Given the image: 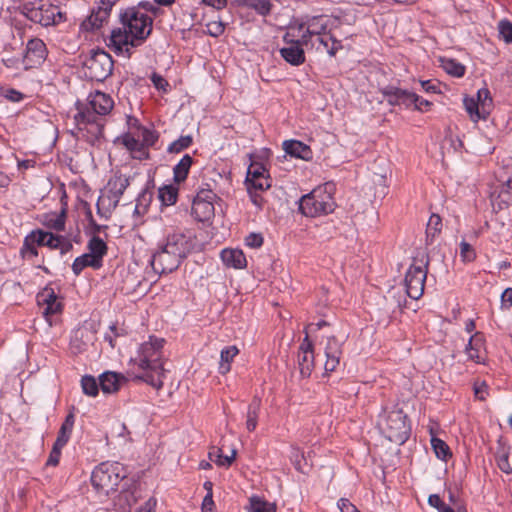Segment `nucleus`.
Returning <instances> with one entry per match:
<instances>
[{
  "mask_svg": "<svg viewBox=\"0 0 512 512\" xmlns=\"http://www.w3.org/2000/svg\"><path fill=\"white\" fill-rule=\"evenodd\" d=\"M221 259L227 267L235 269H242L247 265L246 257L239 249H224L221 252Z\"/></svg>",
  "mask_w": 512,
  "mask_h": 512,
  "instance_id": "nucleus-24",
  "label": "nucleus"
},
{
  "mask_svg": "<svg viewBox=\"0 0 512 512\" xmlns=\"http://www.w3.org/2000/svg\"><path fill=\"white\" fill-rule=\"evenodd\" d=\"M442 227L441 218L437 214H432L428 220L426 235L427 238L433 239L440 231Z\"/></svg>",
  "mask_w": 512,
  "mask_h": 512,
  "instance_id": "nucleus-46",
  "label": "nucleus"
},
{
  "mask_svg": "<svg viewBox=\"0 0 512 512\" xmlns=\"http://www.w3.org/2000/svg\"><path fill=\"white\" fill-rule=\"evenodd\" d=\"M47 225L56 231L64 230V228H65L64 212H62L59 215H53L52 217H50V219L47 221Z\"/></svg>",
  "mask_w": 512,
  "mask_h": 512,
  "instance_id": "nucleus-54",
  "label": "nucleus"
},
{
  "mask_svg": "<svg viewBox=\"0 0 512 512\" xmlns=\"http://www.w3.org/2000/svg\"><path fill=\"white\" fill-rule=\"evenodd\" d=\"M287 43L288 46L280 49L281 56L291 65H301L305 61V54L302 45L308 43L306 34H303L300 40H291L287 41Z\"/></svg>",
  "mask_w": 512,
  "mask_h": 512,
  "instance_id": "nucleus-16",
  "label": "nucleus"
},
{
  "mask_svg": "<svg viewBox=\"0 0 512 512\" xmlns=\"http://www.w3.org/2000/svg\"><path fill=\"white\" fill-rule=\"evenodd\" d=\"M89 254L102 263L104 255L107 253L106 243L98 236H93L88 242Z\"/></svg>",
  "mask_w": 512,
  "mask_h": 512,
  "instance_id": "nucleus-34",
  "label": "nucleus"
},
{
  "mask_svg": "<svg viewBox=\"0 0 512 512\" xmlns=\"http://www.w3.org/2000/svg\"><path fill=\"white\" fill-rule=\"evenodd\" d=\"M81 387L84 394L88 396H96L98 394L99 385L96 379L92 376L86 375L81 379Z\"/></svg>",
  "mask_w": 512,
  "mask_h": 512,
  "instance_id": "nucleus-45",
  "label": "nucleus"
},
{
  "mask_svg": "<svg viewBox=\"0 0 512 512\" xmlns=\"http://www.w3.org/2000/svg\"><path fill=\"white\" fill-rule=\"evenodd\" d=\"M259 409L260 400L254 399L253 402L249 405L247 411L246 428L250 432L256 429Z\"/></svg>",
  "mask_w": 512,
  "mask_h": 512,
  "instance_id": "nucleus-40",
  "label": "nucleus"
},
{
  "mask_svg": "<svg viewBox=\"0 0 512 512\" xmlns=\"http://www.w3.org/2000/svg\"><path fill=\"white\" fill-rule=\"evenodd\" d=\"M384 93L388 96L389 103L393 105H405L409 107L414 104L415 101H419L418 95L400 88L390 87L387 88Z\"/></svg>",
  "mask_w": 512,
  "mask_h": 512,
  "instance_id": "nucleus-21",
  "label": "nucleus"
},
{
  "mask_svg": "<svg viewBox=\"0 0 512 512\" xmlns=\"http://www.w3.org/2000/svg\"><path fill=\"white\" fill-rule=\"evenodd\" d=\"M499 32L505 42L509 43L512 41V23L509 21H500L499 22Z\"/></svg>",
  "mask_w": 512,
  "mask_h": 512,
  "instance_id": "nucleus-55",
  "label": "nucleus"
},
{
  "mask_svg": "<svg viewBox=\"0 0 512 512\" xmlns=\"http://www.w3.org/2000/svg\"><path fill=\"white\" fill-rule=\"evenodd\" d=\"M151 81L158 90L166 91L168 82L161 75L153 73L151 75Z\"/></svg>",
  "mask_w": 512,
  "mask_h": 512,
  "instance_id": "nucleus-60",
  "label": "nucleus"
},
{
  "mask_svg": "<svg viewBox=\"0 0 512 512\" xmlns=\"http://www.w3.org/2000/svg\"><path fill=\"white\" fill-rule=\"evenodd\" d=\"M121 141L122 144L132 153L134 158L146 159L148 157V152L143 147V144H141L139 140L131 134H125Z\"/></svg>",
  "mask_w": 512,
  "mask_h": 512,
  "instance_id": "nucleus-25",
  "label": "nucleus"
},
{
  "mask_svg": "<svg viewBox=\"0 0 512 512\" xmlns=\"http://www.w3.org/2000/svg\"><path fill=\"white\" fill-rule=\"evenodd\" d=\"M260 177H267L266 176V169L262 164L259 163H252L247 171V177L246 182L251 181Z\"/></svg>",
  "mask_w": 512,
  "mask_h": 512,
  "instance_id": "nucleus-50",
  "label": "nucleus"
},
{
  "mask_svg": "<svg viewBox=\"0 0 512 512\" xmlns=\"http://www.w3.org/2000/svg\"><path fill=\"white\" fill-rule=\"evenodd\" d=\"M338 507L341 512H360L355 505H353L349 500L344 498L338 501Z\"/></svg>",
  "mask_w": 512,
  "mask_h": 512,
  "instance_id": "nucleus-61",
  "label": "nucleus"
},
{
  "mask_svg": "<svg viewBox=\"0 0 512 512\" xmlns=\"http://www.w3.org/2000/svg\"><path fill=\"white\" fill-rule=\"evenodd\" d=\"M208 33L217 37L224 32V26L221 22H210L207 24Z\"/></svg>",
  "mask_w": 512,
  "mask_h": 512,
  "instance_id": "nucleus-59",
  "label": "nucleus"
},
{
  "mask_svg": "<svg viewBox=\"0 0 512 512\" xmlns=\"http://www.w3.org/2000/svg\"><path fill=\"white\" fill-rule=\"evenodd\" d=\"M177 195V188L171 185L159 189V198L165 205H173L177 200Z\"/></svg>",
  "mask_w": 512,
  "mask_h": 512,
  "instance_id": "nucleus-44",
  "label": "nucleus"
},
{
  "mask_svg": "<svg viewBox=\"0 0 512 512\" xmlns=\"http://www.w3.org/2000/svg\"><path fill=\"white\" fill-rule=\"evenodd\" d=\"M508 457H509L508 449L504 446H500L495 455L497 466L499 467V469L502 472H504L506 474H511L512 467L508 461Z\"/></svg>",
  "mask_w": 512,
  "mask_h": 512,
  "instance_id": "nucleus-41",
  "label": "nucleus"
},
{
  "mask_svg": "<svg viewBox=\"0 0 512 512\" xmlns=\"http://www.w3.org/2000/svg\"><path fill=\"white\" fill-rule=\"evenodd\" d=\"M38 305L42 309V314L48 324L51 326L53 316L59 314L62 309L61 303L57 300V296L52 288L46 287L37 295Z\"/></svg>",
  "mask_w": 512,
  "mask_h": 512,
  "instance_id": "nucleus-15",
  "label": "nucleus"
},
{
  "mask_svg": "<svg viewBox=\"0 0 512 512\" xmlns=\"http://www.w3.org/2000/svg\"><path fill=\"white\" fill-rule=\"evenodd\" d=\"M163 345V338L150 336L148 341L140 345L137 356L131 360L142 371L135 378L157 390L162 388L165 377Z\"/></svg>",
  "mask_w": 512,
  "mask_h": 512,
  "instance_id": "nucleus-2",
  "label": "nucleus"
},
{
  "mask_svg": "<svg viewBox=\"0 0 512 512\" xmlns=\"http://www.w3.org/2000/svg\"><path fill=\"white\" fill-rule=\"evenodd\" d=\"M157 500L154 497H150L143 505H141L137 512H155Z\"/></svg>",
  "mask_w": 512,
  "mask_h": 512,
  "instance_id": "nucleus-62",
  "label": "nucleus"
},
{
  "mask_svg": "<svg viewBox=\"0 0 512 512\" xmlns=\"http://www.w3.org/2000/svg\"><path fill=\"white\" fill-rule=\"evenodd\" d=\"M346 339V334H341L339 336L331 335L326 337L324 344V352L326 356L324 369L326 372L335 371L338 365L340 364V359L342 356V347Z\"/></svg>",
  "mask_w": 512,
  "mask_h": 512,
  "instance_id": "nucleus-13",
  "label": "nucleus"
},
{
  "mask_svg": "<svg viewBox=\"0 0 512 512\" xmlns=\"http://www.w3.org/2000/svg\"><path fill=\"white\" fill-rule=\"evenodd\" d=\"M272 4L269 0H256L253 8L261 15L265 16L270 13Z\"/></svg>",
  "mask_w": 512,
  "mask_h": 512,
  "instance_id": "nucleus-58",
  "label": "nucleus"
},
{
  "mask_svg": "<svg viewBox=\"0 0 512 512\" xmlns=\"http://www.w3.org/2000/svg\"><path fill=\"white\" fill-rule=\"evenodd\" d=\"M46 45L38 38L28 41L23 62L26 68H31L42 63L46 57Z\"/></svg>",
  "mask_w": 512,
  "mask_h": 512,
  "instance_id": "nucleus-17",
  "label": "nucleus"
},
{
  "mask_svg": "<svg viewBox=\"0 0 512 512\" xmlns=\"http://www.w3.org/2000/svg\"><path fill=\"white\" fill-rule=\"evenodd\" d=\"M247 188H252V190L256 191H265L270 188V180L268 177H260L251 181L246 182Z\"/></svg>",
  "mask_w": 512,
  "mask_h": 512,
  "instance_id": "nucleus-51",
  "label": "nucleus"
},
{
  "mask_svg": "<svg viewBox=\"0 0 512 512\" xmlns=\"http://www.w3.org/2000/svg\"><path fill=\"white\" fill-rule=\"evenodd\" d=\"M192 137L190 135L181 136L168 146V152L180 153L182 150L188 148L192 144Z\"/></svg>",
  "mask_w": 512,
  "mask_h": 512,
  "instance_id": "nucleus-47",
  "label": "nucleus"
},
{
  "mask_svg": "<svg viewBox=\"0 0 512 512\" xmlns=\"http://www.w3.org/2000/svg\"><path fill=\"white\" fill-rule=\"evenodd\" d=\"M217 195L211 189L198 191L192 204V216L199 222H209L215 214L214 201Z\"/></svg>",
  "mask_w": 512,
  "mask_h": 512,
  "instance_id": "nucleus-10",
  "label": "nucleus"
},
{
  "mask_svg": "<svg viewBox=\"0 0 512 512\" xmlns=\"http://www.w3.org/2000/svg\"><path fill=\"white\" fill-rule=\"evenodd\" d=\"M319 44L323 45L330 56H334L339 47V42L332 39V37L322 34L316 37Z\"/></svg>",
  "mask_w": 512,
  "mask_h": 512,
  "instance_id": "nucleus-48",
  "label": "nucleus"
},
{
  "mask_svg": "<svg viewBox=\"0 0 512 512\" xmlns=\"http://www.w3.org/2000/svg\"><path fill=\"white\" fill-rule=\"evenodd\" d=\"M27 17L45 27L59 24L64 20L62 12L52 5L32 8L27 12Z\"/></svg>",
  "mask_w": 512,
  "mask_h": 512,
  "instance_id": "nucleus-14",
  "label": "nucleus"
},
{
  "mask_svg": "<svg viewBox=\"0 0 512 512\" xmlns=\"http://www.w3.org/2000/svg\"><path fill=\"white\" fill-rule=\"evenodd\" d=\"M298 365L303 377H309L314 368L313 344L309 340L308 334L303 339L298 352Z\"/></svg>",
  "mask_w": 512,
  "mask_h": 512,
  "instance_id": "nucleus-18",
  "label": "nucleus"
},
{
  "mask_svg": "<svg viewBox=\"0 0 512 512\" xmlns=\"http://www.w3.org/2000/svg\"><path fill=\"white\" fill-rule=\"evenodd\" d=\"M431 446L437 456V458L446 461L449 457H451V452L448 445L441 439L432 436L431 437Z\"/></svg>",
  "mask_w": 512,
  "mask_h": 512,
  "instance_id": "nucleus-42",
  "label": "nucleus"
},
{
  "mask_svg": "<svg viewBox=\"0 0 512 512\" xmlns=\"http://www.w3.org/2000/svg\"><path fill=\"white\" fill-rule=\"evenodd\" d=\"M101 266V262H99V260H96L93 257V255L85 253L74 260L72 264V270L75 275H79L85 267H92L94 269H98Z\"/></svg>",
  "mask_w": 512,
  "mask_h": 512,
  "instance_id": "nucleus-29",
  "label": "nucleus"
},
{
  "mask_svg": "<svg viewBox=\"0 0 512 512\" xmlns=\"http://www.w3.org/2000/svg\"><path fill=\"white\" fill-rule=\"evenodd\" d=\"M476 102L481 106L482 115H489L492 108V99L487 88L479 89L477 92Z\"/></svg>",
  "mask_w": 512,
  "mask_h": 512,
  "instance_id": "nucleus-43",
  "label": "nucleus"
},
{
  "mask_svg": "<svg viewBox=\"0 0 512 512\" xmlns=\"http://www.w3.org/2000/svg\"><path fill=\"white\" fill-rule=\"evenodd\" d=\"M428 260H421L420 264H412L405 274L404 285L407 295L412 299H419L424 293L427 277Z\"/></svg>",
  "mask_w": 512,
  "mask_h": 512,
  "instance_id": "nucleus-8",
  "label": "nucleus"
},
{
  "mask_svg": "<svg viewBox=\"0 0 512 512\" xmlns=\"http://www.w3.org/2000/svg\"><path fill=\"white\" fill-rule=\"evenodd\" d=\"M277 506L259 496H252L249 503V512H276Z\"/></svg>",
  "mask_w": 512,
  "mask_h": 512,
  "instance_id": "nucleus-33",
  "label": "nucleus"
},
{
  "mask_svg": "<svg viewBox=\"0 0 512 512\" xmlns=\"http://www.w3.org/2000/svg\"><path fill=\"white\" fill-rule=\"evenodd\" d=\"M88 332L84 330L75 331L70 341L71 353L77 355L87 350L89 342L87 340Z\"/></svg>",
  "mask_w": 512,
  "mask_h": 512,
  "instance_id": "nucleus-30",
  "label": "nucleus"
},
{
  "mask_svg": "<svg viewBox=\"0 0 512 512\" xmlns=\"http://www.w3.org/2000/svg\"><path fill=\"white\" fill-rule=\"evenodd\" d=\"M326 28H327V24L323 17H314L307 22L306 31L304 34H306L307 39H308V36L318 37V36L324 34Z\"/></svg>",
  "mask_w": 512,
  "mask_h": 512,
  "instance_id": "nucleus-37",
  "label": "nucleus"
},
{
  "mask_svg": "<svg viewBox=\"0 0 512 512\" xmlns=\"http://www.w3.org/2000/svg\"><path fill=\"white\" fill-rule=\"evenodd\" d=\"M237 455L236 449H232L230 455H223L222 448L213 447L208 457L210 461H213L216 465L220 467H230L231 464L234 462Z\"/></svg>",
  "mask_w": 512,
  "mask_h": 512,
  "instance_id": "nucleus-27",
  "label": "nucleus"
},
{
  "mask_svg": "<svg viewBox=\"0 0 512 512\" xmlns=\"http://www.w3.org/2000/svg\"><path fill=\"white\" fill-rule=\"evenodd\" d=\"M108 17V12L105 9L98 8L83 22V26L86 30L99 29L108 20Z\"/></svg>",
  "mask_w": 512,
  "mask_h": 512,
  "instance_id": "nucleus-31",
  "label": "nucleus"
},
{
  "mask_svg": "<svg viewBox=\"0 0 512 512\" xmlns=\"http://www.w3.org/2000/svg\"><path fill=\"white\" fill-rule=\"evenodd\" d=\"M332 189L333 186L326 183L302 196L299 201L300 211L308 217H317L333 212L336 204L332 196Z\"/></svg>",
  "mask_w": 512,
  "mask_h": 512,
  "instance_id": "nucleus-3",
  "label": "nucleus"
},
{
  "mask_svg": "<svg viewBox=\"0 0 512 512\" xmlns=\"http://www.w3.org/2000/svg\"><path fill=\"white\" fill-rule=\"evenodd\" d=\"M247 191L250 195V199L253 202V204L258 208H261L263 205V198L259 194L260 191L252 190V188H247Z\"/></svg>",
  "mask_w": 512,
  "mask_h": 512,
  "instance_id": "nucleus-63",
  "label": "nucleus"
},
{
  "mask_svg": "<svg viewBox=\"0 0 512 512\" xmlns=\"http://www.w3.org/2000/svg\"><path fill=\"white\" fill-rule=\"evenodd\" d=\"M500 308L503 311H509L512 309V288H506L501 294Z\"/></svg>",
  "mask_w": 512,
  "mask_h": 512,
  "instance_id": "nucleus-56",
  "label": "nucleus"
},
{
  "mask_svg": "<svg viewBox=\"0 0 512 512\" xmlns=\"http://www.w3.org/2000/svg\"><path fill=\"white\" fill-rule=\"evenodd\" d=\"M192 163L193 159L190 155L186 154L182 157V159L173 169L174 180L176 182H182L187 178Z\"/></svg>",
  "mask_w": 512,
  "mask_h": 512,
  "instance_id": "nucleus-35",
  "label": "nucleus"
},
{
  "mask_svg": "<svg viewBox=\"0 0 512 512\" xmlns=\"http://www.w3.org/2000/svg\"><path fill=\"white\" fill-rule=\"evenodd\" d=\"M441 67L451 76L462 77L465 74V66L452 58H439Z\"/></svg>",
  "mask_w": 512,
  "mask_h": 512,
  "instance_id": "nucleus-32",
  "label": "nucleus"
},
{
  "mask_svg": "<svg viewBox=\"0 0 512 512\" xmlns=\"http://www.w3.org/2000/svg\"><path fill=\"white\" fill-rule=\"evenodd\" d=\"M37 244L40 246H48L53 249H61L62 252L69 250L72 245L63 237L56 236L50 232L36 230Z\"/></svg>",
  "mask_w": 512,
  "mask_h": 512,
  "instance_id": "nucleus-20",
  "label": "nucleus"
},
{
  "mask_svg": "<svg viewBox=\"0 0 512 512\" xmlns=\"http://www.w3.org/2000/svg\"><path fill=\"white\" fill-rule=\"evenodd\" d=\"M125 377L115 372H104L99 378V385L103 393L110 394L119 390Z\"/></svg>",
  "mask_w": 512,
  "mask_h": 512,
  "instance_id": "nucleus-23",
  "label": "nucleus"
},
{
  "mask_svg": "<svg viewBox=\"0 0 512 512\" xmlns=\"http://www.w3.org/2000/svg\"><path fill=\"white\" fill-rule=\"evenodd\" d=\"M460 256L464 262H471L475 259L476 253L469 243L466 241H461Z\"/></svg>",
  "mask_w": 512,
  "mask_h": 512,
  "instance_id": "nucleus-52",
  "label": "nucleus"
},
{
  "mask_svg": "<svg viewBox=\"0 0 512 512\" xmlns=\"http://www.w3.org/2000/svg\"><path fill=\"white\" fill-rule=\"evenodd\" d=\"M428 503L430 506L435 507L440 511L446 505L442 502L441 498L437 494H432L428 498Z\"/></svg>",
  "mask_w": 512,
  "mask_h": 512,
  "instance_id": "nucleus-64",
  "label": "nucleus"
},
{
  "mask_svg": "<svg viewBox=\"0 0 512 512\" xmlns=\"http://www.w3.org/2000/svg\"><path fill=\"white\" fill-rule=\"evenodd\" d=\"M377 427L391 442L403 444L409 437L410 426L401 409L384 411L378 416Z\"/></svg>",
  "mask_w": 512,
  "mask_h": 512,
  "instance_id": "nucleus-5",
  "label": "nucleus"
},
{
  "mask_svg": "<svg viewBox=\"0 0 512 512\" xmlns=\"http://www.w3.org/2000/svg\"><path fill=\"white\" fill-rule=\"evenodd\" d=\"M152 18L135 8L121 15V26L111 31L108 47L115 54L130 58L134 48L143 44L152 31Z\"/></svg>",
  "mask_w": 512,
  "mask_h": 512,
  "instance_id": "nucleus-1",
  "label": "nucleus"
},
{
  "mask_svg": "<svg viewBox=\"0 0 512 512\" xmlns=\"http://www.w3.org/2000/svg\"><path fill=\"white\" fill-rule=\"evenodd\" d=\"M182 261L183 259L177 253L163 245L158 251L153 253L150 263L156 273L162 274L174 271Z\"/></svg>",
  "mask_w": 512,
  "mask_h": 512,
  "instance_id": "nucleus-12",
  "label": "nucleus"
},
{
  "mask_svg": "<svg viewBox=\"0 0 512 512\" xmlns=\"http://www.w3.org/2000/svg\"><path fill=\"white\" fill-rule=\"evenodd\" d=\"M465 110L473 122H478L480 119H486L489 115H482L481 106L474 98L465 97L463 100Z\"/></svg>",
  "mask_w": 512,
  "mask_h": 512,
  "instance_id": "nucleus-38",
  "label": "nucleus"
},
{
  "mask_svg": "<svg viewBox=\"0 0 512 512\" xmlns=\"http://www.w3.org/2000/svg\"><path fill=\"white\" fill-rule=\"evenodd\" d=\"M87 75L96 81L105 80L113 70V60L104 50L93 51L84 63Z\"/></svg>",
  "mask_w": 512,
  "mask_h": 512,
  "instance_id": "nucleus-9",
  "label": "nucleus"
},
{
  "mask_svg": "<svg viewBox=\"0 0 512 512\" xmlns=\"http://www.w3.org/2000/svg\"><path fill=\"white\" fill-rule=\"evenodd\" d=\"M238 353L239 349L235 345L225 347L221 350L218 368L220 374L225 375L230 371L231 363Z\"/></svg>",
  "mask_w": 512,
  "mask_h": 512,
  "instance_id": "nucleus-26",
  "label": "nucleus"
},
{
  "mask_svg": "<svg viewBox=\"0 0 512 512\" xmlns=\"http://www.w3.org/2000/svg\"><path fill=\"white\" fill-rule=\"evenodd\" d=\"M65 445H59L58 442L55 441L54 445H53V448L50 452V455L48 457V460H47V465H50V466H57L58 463H59V460H60V456H61V449L64 447Z\"/></svg>",
  "mask_w": 512,
  "mask_h": 512,
  "instance_id": "nucleus-53",
  "label": "nucleus"
},
{
  "mask_svg": "<svg viewBox=\"0 0 512 512\" xmlns=\"http://www.w3.org/2000/svg\"><path fill=\"white\" fill-rule=\"evenodd\" d=\"M138 136L141 137V144H143L144 148L145 146H153L158 140V134L155 131L145 127H141L139 129Z\"/></svg>",
  "mask_w": 512,
  "mask_h": 512,
  "instance_id": "nucleus-49",
  "label": "nucleus"
},
{
  "mask_svg": "<svg viewBox=\"0 0 512 512\" xmlns=\"http://www.w3.org/2000/svg\"><path fill=\"white\" fill-rule=\"evenodd\" d=\"M133 177L120 172H115L108 180L107 185L98 198L97 212L101 216L108 218L112 211L118 206L122 195L130 185Z\"/></svg>",
  "mask_w": 512,
  "mask_h": 512,
  "instance_id": "nucleus-4",
  "label": "nucleus"
},
{
  "mask_svg": "<svg viewBox=\"0 0 512 512\" xmlns=\"http://www.w3.org/2000/svg\"><path fill=\"white\" fill-rule=\"evenodd\" d=\"M35 244H37L36 230L32 231L29 235L25 237L23 245L20 249V254L22 258H33L38 255Z\"/></svg>",
  "mask_w": 512,
  "mask_h": 512,
  "instance_id": "nucleus-36",
  "label": "nucleus"
},
{
  "mask_svg": "<svg viewBox=\"0 0 512 512\" xmlns=\"http://www.w3.org/2000/svg\"><path fill=\"white\" fill-rule=\"evenodd\" d=\"M284 151L290 156L309 161L312 159L310 147L298 140H286L283 142Z\"/></svg>",
  "mask_w": 512,
  "mask_h": 512,
  "instance_id": "nucleus-22",
  "label": "nucleus"
},
{
  "mask_svg": "<svg viewBox=\"0 0 512 512\" xmlns=\"http://www.w3.org/2000/svg\"><path fill=\"white\" fill-rule=\"evenodd\" d=\"M196 243L193 231L183 230L168 234L164 245L184 260L194 250Z\"/></svg>",
  "mask_w": 512,
  "mask_h": 512,
  "instance_id": "nucleus-11",
  "label": "nucleus"
},
{
  "mask_svg": "<svg viewBox=\"0 0 512 512\" xmlns=\"http://www.w3.org/2000/svg\"><path fill=\"white\" fill-rule=\"evenodd\" d=\"M114 102L112 98L102 92H95L89 96V106L92 111L79 110L74 116V120L79 128L83 130L87 124L94 123L96 121V115H106L113 108Z\"/></svg>",
  "mask_w": 512,
  "mask_h": 512,
  "instance_id": "nucleus-7",
  "label": "nucleus"
},
{
  "mask_svg": "<svg viewBox=\"0 0 512 512\" xmlns=\"http://www.w3.org/2000/svg\"><path fill=\"white\" fill-rule=\"evenodd\" d=\"M484 343V336L480 332H476L472 335L465 347V353L467 354L468 359L476 363H483L485 360Z\"/></svg>",
  "mask_w": 512,
  "mask_h": 512,
  "instance_id": "nucleus-19",
  "label": "nucleus"
},
{
  "mask_svg": "<svg viewBox=\"0 0 512 512\" xmlns=\"http://www.w3.org/2000/svg\"><path fill=\"white\" fill-rule=\"evenodd\" d=\"M245 244L251 248H259L263 244V237L260 233H250L245 238Z\"/></svg>",
  "mask_w": 512,
  "mask_h": 512,
  "instance_id": "nucleus-57",
  "label": "nucleus"
},
{
  "mask_svg": "<svg viewBox=\"0 0 512 512\" xmlns=\"http://www.w3.org/2000/svg\"><path fill=\"white\" fill-rule=\"evenodd\" d=\"M75 423V414L72 411H70L67 416L65 417L64 422L62 423L60 430L58 432V436L56 439V442L59 443V445H66L69 441L73 428Z\"/></svg>",
  "mask_w": 512,
  "mask_h": 512,
  "instance_id": "nucleus-28",
  "label": "nucleus"
},
{
  "mask_svg": "<svg viewBox=\"0 0 512 512\" xmlns=\"http://www.w3.org/2000/svg\"><path fill=\"white\" fill-rule=\"evenodd\" d=\"M512 204V186L510 185V181L507 182V187H503L499 192L498 196L492 200L493 209L499 210L503 209V205L509 206Z\"/></svg>",
  "mask_w": 512,
  "mask_h": 512,
  "instance_id": "nucleus-39",
  "label": "nucleus"
},
{
  "mask_svg": "<svg viewBox=\"0 0 512 512\" xmlns=\"http://www.w3.org/2000/svg\"><path fill=\"white\" fill-rule=\"evenodd\" d=\"M126 477V471L119 462H102L92 472L91 482L98 493L108 495L116 490Z\"/></svg>",
  "mask_w": 512,
  "mask_h": 512,
  "instance_id": "nucleus-6",
  "label": "nucleus"
}]
</instances>
